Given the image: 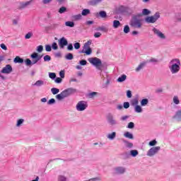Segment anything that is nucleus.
Listing matches in <instances>:
<instances>
[{
    "label": "nucleus",
    "mask_w": 181,
    "mask_h": 181,
    "mask_svg": "<svg viewBox=\"0 0 181 181\" xmlns=\"http://www.w3.org/2000/svg\"><path fill=\"white\" fill-rule=\"evenodd\" d=\"M174 119H176L178 122H180L181 121V109L177 110L175 115L173 117Z\"/></svg>",
    "instance_id": "obj_16"
},
{
    "label": "nucleus",
    "mask_w": 181,
    "mask_h": 181,
    "mask_svg": "<svg viewBox=\"0 0 181 181\" xmlns=\"http://www.w3.org/2000/svg\"><path fill=\"white\" fill-rule=\"evenodd\" d=\"M127 80V75L123 74L117 78L118 83H122Z\"/></svg>",
    "instance_id": "obj_25"
},
{
    "label": "nucleus",
    "mask_w": 181,
    "mask_h": 181,
    "mask_svg": "<svg viewBox=\"0 0 181 181\" xmlns=\"http://www.w3.org/2000/svg\"><path fill=\"white\" fill-rule=\"evenodd\" d=\"M149 103V100L145 98L141 100V107H146V105H148V104Z\"/></svg>",
    "instance_id": "obj_26"
},
{
    "label": "nucleus",
    "mask_w": 181,
    "mask_h": 181,
    "mask_svg": "<svg viewBox=\"0 0 181 181\" xmlns=\"http://www.w3.org/2000/svg\"><path fill=\"white\" fill-rule=\"evenodd\" d=\"M58 181H67V177L64 175H59L57 178Z\"/></svg>",
    "instance_id": "obj_38"
},
{
    "label": "nucleus",
    "mask_w": 181,
    "mask_h": 181,
    "mask_svg": "<svg viewBox=\"0 0 181 181\" xmlns=\"http://www.w3.org/2000/svg\"><path fill=\"white\" fill-rule=\"evenodd\" d=\"M55 83H57V84H60V83H62V78H57L55 79Z\"/></svg>",
    "instance_id": "obj_63"
},
{
    "label": "nucleus",
    "mask_w": 181,
    "mask_h": 181,
    "mask_svg": "<svg viewBox=\"0 0 181 181\" xmlns=\"http://www.w3.org/2000/svg\"><path fill=\"white\" fill-rule=\"evenodd\" d=\"M124 138H127V139H134V134L129 132H125L124 133Z\"/></svg>",
    "instance_id": "obj_19"
},
{
    "label": "nucleus",
    "mask_w": 181,
    "mask_h": 181,
    "mask_svg": "<svg viewBox=\"0 0 181 181\" xmlns=\"http://www.w3.org/2000/svg\"><path fill=\"white\" fill-rule=\"evenodd\" d=\"M32 36H33V33L29 32V33H28L25 35V39H30V37H32Z\"/></svg>",
    "instance_id": "obj_45"
},
{
    "label": "nucleus",
    "mask_w": 181,
    "mask_h": 181,
    "mask_svg": "<svg viewBox=\"0 0 181 181\" xmlns=\"http://www.w3.org/2000/svg\"><path fill=\"white\" fill-rule=\"evenodd\" d=\"M119 12H127V6H120L119 7Z\"/></svg>",
    "instance_id": "obj_40"
},
{
    "label": "nucleus",
    "mask_w": 181,
    "mask_h": 181,
    "mask_svg": "<svg viewBox=\"0 0 181 181\" xmlns=\"http://www.w3.org/2000/svg\"><path fill=\"white\" fill-rule=\"evenodd\" d=\"M96 30H100L102 32H108V28H107V27L105 26H100V27H98Z\"/></svg>",
    "instance_id": "obj_29"
},
{
    "label": "nucleus",
    "mask_w": 181,
    "mask_h": 181,
    "mask_svg": "<svg viewBox=\"0 0 181 181\" xmlns=\"http://www.w3.org/2000/svg\"><path fill=\"white\" fill-rule=\"evenodd\" d=\"M116 136H117V133L115 132H113L107 135V139H110V141H114V139H115Z\"/></svg>",
    "instance_id": "obj_17"
},
{
    "label": "nucleus",
    "mask_w": 181,
    "mask_h": 181,
    "mask_svg": "<svg viewBox=\"0 0 181 181\" xmlns=\"http://www.w3.org/2000/svg\"><path fill=\"white\" fill-rule=\"evenodd\" d=\"M0 47L3 49V50H8V47H6V45H5V44H1Z\"/></svg>",
    "instance_id": "obj_60"
},
{
    "label": "nucleus",
    "mask_w": 181,
    "mask_h": 181,
    "mask_svg": "<svg viewBox=\"0 0 181 181\" xmlns=\"http://www.w3.org/2000/svg\"><path fill=\"white\" fill-rule=\"evenodd\" d=\"M87 107H88L87 102H86L84 100H81L76 104V110L77 111H84V110H87Z\"/></svg>",
    "instance_id": "obj_7"
},
{
    "label": "nucleus",
    "mask_w": 181,
    "mask_h": 181,
    "mask_svg": "<svg viewBox=\"0 0 181 181\" xmlns=\"http://www.w3.org/2000/svg\"><path fill=\"white\" fill-rule=\"evenodd\" d=\"M25 63L26 66H33V62L29 59H25Z\"/></svg>",
    "instance_id": "obj_39"
},
{
    "label": "nucleus",
    "mask_w": 181,
    "mask_h": 181,
    "mask_svg": "<svg viewBox=\"0 0 181 181\" xmlns=\"http://www.w3.org/2000/svg\"><path fill=\"white\" fill-rule=\"evenodd\" d=\"M141 16H142V14L141 13L132 16L129 23L130 26L135 28L136 29H141V28H142V22L144 21L142 18H141Z\"/></svg>",
    "instance_id": "obj_2"
},
{
    "label": "nucleus",
    "mask_w": 181,
    "mask_h": 181,
    "mask_svg": "<svg viewBox=\"0 0 181 181\" xmlns=\"http://www.w3.org/2000/svg\"><path fill=\"white\" fill-rule=\"evenodd\" d=\"M180 59L175 58L169 62L168 68L172 74H177L180 71Z\"/></svg>",
    "instance_id": "obj_1"
},
{
    "label": "nucleus",
    "mask_w": 181,
    "mask_h": 181,
    "mask_svg": "<svg viewBox=\"0 0 181 181\" xmlns=\"http://www.w3.org/2000/svg\"><path fill=\"white\" fill-rule=\"evenodd\" d=\"M114 173L116 175H123V173H125L127 172V168L125 167L122 166H119V167H115L113 168Z\"/></svg>",
    "instance_id": "obj_12"
},
{
    "label": "nucleus",
    "mask_w": 181,
    "mask_h": 181,
    "mask_svg": "<svg viewBox=\"0 0 181 181\" xmlns=\"http://www.w3.org/2000/svg\"><path fill=\"white\" fill-rule=\"evenodd\" d=\"M25 122V119H19L17 120L16 127L19 128V127H22V124Z\"/></svg>",
    "instance_id": "obj_31"
},
{
    "label": "nucleus",
    "mask_w": 181,
    "mask_h": 181,
    "mask_svg": "<svg viewBox=\"0 0 181 181\" xmlns=\"http://www.w3.org/2000/svg\"><path fill=\"white\" fill-rule=\"evenodd\" d=\"M82 18L83 16L81 14H77L72 16V19H74V21H81Z\"/></svg>",
    "instance_id": "obj_30"
},
{
    "label": "nucleus",
    "mask_w": 181,
    "mask_h": 181,
    "mask_svg": "<svg viewBox=\"0 0 181 181\" xmlns=\"http://www.w3.org/2000/svg\"><path fill=\"white\" fill-rule=\"evenodd\" d=\"M91 43H92L91 40H88V42H86L84 44L83 49L80 52V53H84L87 56H90V54L93 53V49H91V47H90V45H91Z\"/></svg>",
    "instance_id": "obj_5"
},
{
    "label": "nucleus",
    "mask_w": 181,
    "mask_h": 181,
    "mask_svg": "<svg viewBox=\"0 0 181 181\" xmlns=\"http://www.w3.org/2000/svg\"><path fill=\"white\" fill-rule=\"evenodd\" d=\"M127 97L128 98H131V97H132V92H131V90H127Z\"/></svg>",
    "instance_id": "obj_58"
},
{
    "label": "nucleus",
    "mask_w": 181,
    "mask_h": 181,
    "mask_svg": "<svg viewBox=\"0 0 181 181\" xmlns=\"http://www.w3.org/2000/svg\"><path fill=\"white\" fill-rule=\"evenodd\" d=\"M103 0H90L89 1L90 5L94 6L98 5V4H100Z\"/></svg>",
    "instance_id": "obj_28"
},
{
    "label": "nucleus",
    "mask_w": 181,
    "mask_h": 181,
    "mask_svg": "<svg viewBox=\"0 0 181 181\" xmlns=\"http://www.w3.org/2000/svg\"><path fill=\"white\" fill-rule=\"evenodd\" d=\"M37 52H38V53H42L43 52V46L42 45L37 46Z\"/></svg>",
    "instance_id": "obj_47"
},
{
    "label": "nucleus",
    "mask_w": 181,
    "mask_h": 181,
    "mask_svg": "<svg viewBox=\"0 0 181 181\" xmlns=\"http://www.w3.org/2000/svg\"><path fill=\"white\" fill-rule=\"evenodd\" d=\"M59 76H60L61 78H64V71H61L59 72Z\"/></svg>",
    "instance_id": "obj_64"
},
{
    "label": "nucleus",
    "mask_w": 181,
    "mask_h": 181,
    "mask_svg": "<svg viewBox=\"0 0 181 181\" xmlns=\"http://www.w3.org/2000/svg\"><path fill=\"white\" fill-rule=\"evenodd\" d=\"M13 62L14 63H23V59L21 58L20 57H16Z\"/></svg>",
    "instance_id": "obj_33"
},
{
    "label": "nucleus",
    "mask_w": 181,
    "mask_h": 181,
    "mask_svg": "<svg viewBox=\"0 0 181 181\" xmlns=\"http://www.w3.org/2000/svg\"><path fill=\"white\" fill-rule=\"evenodd\" d=\"M130 104L132 107L138 105V104H139V95H136L134 98L130 100Z\"/></svg>",
    "instance_id": "obj_15"
},
{
    "label": "nucleus",
    "mask_w": 181,
    "mask_h": 181,
    "mask_svg": "<svg viewBox=\"0 0 181 181\" xmlns=\"http://www.w3.org/2000/svg\"><path fill=\"white\" fill-rule=\"evenodd\" d=\"M134 111H135V112L140 114L143 111L142 107H141V105H139L134 106Z\"/></svg>",
    "instance_id": "obj_24"
},
{
    "label": "nucleus",
    "mask_w": 181,
    "mask_h": 181,
    "mask_svg": "<svg viewBox=\"0 0 181 181\" xmlns=\"http://www.w3.org/2000/svg\"><path fill=\"white\" fill-rule=\"evenodd\" d=\"M100 74L101 78H103V80H105V78H107L108 83V74L105 71H101Z\"/></svg>",
    "instance_id": "obj_20"
},
{
    "label": "nucleus",
    "mask_w": 181,
    "mask_h": 181,
    "mask_svg": "<svg viewBox=\"0 0 181 181\" xmlns=\"http://www.w3.org/2000/svg\"><path fill=\"white\" fill-rule=\"evenodd\" d=\"M58 43L60 49H64V47L69 45V42L67 41V39L64 37L59 39L58 41Z\"/></svg>",
    "instance_id": "obj_13"
},
{
    "label": "nucleus",
    "mask_w": 181,
    "mask_h": 181,
    "mask_svg": "<svg viewBox=\"0 0 181 181\" xmlns=\"http://www.w3.org/2000/svg\"><path fill=\"white\" fill-rule=\"evenodd\" d=\"M52 47L53 50H57V49H59V46L57 45V42H53L52 44Z\"/></svg>",
    "instance_id": "obj_49"
},
{
    "label": "nucleus",
    "mask_w": 181,
    "mask_h": 181,
    "mask_svg": "<svg viewBox=\"0 0 181 181\" xmlns=\"http://www.w3.org/2000/svg\"><path fill=\"white\" fill-rule=\"evenodd\" d=\"M74 47L76 50H78V49H80V47H81V45H80L79 42H76V43L74 44Z\"/></svg>",
    "instance_id": "obj_46"
},
{
    "label": "nucleus",
    "mask_w": 181,
    "mask_h": 181,
    "mask_svg": "<svg viewBox=\"0 0 181 181\" xmlns=\"http://www.w3.org/2000/svg\"><path fill=\"white\" fill-rule=\"evenodd\" d=\"M160 151V146H155L151 148L148 151H147V156H155L156 153H158Z\"/></svg>",
    "instance_id": "obj_8"
},
{
    "label": "nucleus",
    "mask_w": 181,
    "mask_h": 181,
    "mask_svg": "<svg viewBox=\"0 0 181 181\" xmlns=\"http://www.w3.org/2000/svg\"><path fill=\"white\" fill-rule=\"evenodd\" d=\"M156 144H158V141H156V140H152L148 143V145L150 146H155V145H156Z\"/></svg>",
    "instance_id": "obj_48"
},
{
    "label": "nucleus",
    "mask_w": 181,
    "mask_h": 181,
    "mask_svg": "<svg viewBox=\"0 0 181 181\" xmlns=\"http://www.w3.org/2000/svg\"><path fill=\"white\" fill-rule=\"evenodd\" d=\"M101 37V33L97 32L94 34V37Z\"/></svg>",
    "instance_id": "obj_62"
},
{
    "label": "nucleus",
    "mask_w": 181,
    "mask_h": 181,
    "mask_svg": "<svg viewBox=\"0 0 181 181\" xmlns=\"http://www.w3.org/2000/svg\"><path fill=\"white\" fill-rule=\"evenodd\" d=\"M148 63V62H141L138 67L136 69V71H141V70H142V69H144V67H145V66L146 65V64Z\"/></svg>",
    "instance_id": "obj_21"
},
{
    "label": "nucleus",
    "mask_w": 181,
    "mask_h": 181,
    "mask_svg": "<svg viewBox=\"0 0 181 181\" xmlns=\"http://www.w3.org/2000/svg\"><path fill=\"white\" fill-rule=\"evenodd\" d=\"M152 32H153V33H154V35H156V36H157V37H159V39H162L163 40L166 39V36L165 35V34H163L162 32H160L159 30V29H158L156 28H153L152 29Z\"/></svg>",
    "instance_id": "obj_9"
},
{
    "label": "nucleus",
    "mask_w": 181,
    "mask_h": 181,
    "mask_svg": "<svg viewBox=\"0 0 181 181\" xmlns=\"http://www.w3.org/2000/svg\"><path fill=\"white\" fill-rule=\"evenodd\" d=\"M51 91H52V94H54V95H56V94H59L60 90L57 88H52L51 89Z\"/></svg>",
    "instance_id": "obj_36"
},
{
    "label": "nucleus",
    "mask_w": 181,
    "mask_h": 181,
    "mask_svg": "<svg viewBox=\"0 0 181 181\" xmlns=\"http://www.w3.org/2000/svg\"><path fill=\"white\" fill-rule=\"evenodd\" d=\"M123 107L124 108H125L126 110H128V107H129V103L128 102H124L123 104Z\"/></svg>",
    "instance_id": "obj_56"
},
{
    "label": "nucleus",
    "mask_w": 181,
    "mask_h": 181,
    "mask_svg": "<svg viewBox=\"0 0 181 181\" xmlns=\"http://www.w3.org/2000/svg\"><path fill=\"white\" fill-rule=\"evenodd\" d=\"M65 25L69 28H74V22L73 21H66Z\"/></svg>",
    "instance_id": "obj_37"
},
{
    "label": "nucleus",
    "mask_w": 181,
    "mask_h": 181,
    "mask_svg": "<svg viewBox=\"0 0 181 181\" xmlns=\"http://www.w3.org/2000/svg\"><path fill=\"white\" fill-rule=\"evenodd\" d=\"M173 103L175 105H179V104H180V99L179 98V96L174 95L173 98Z\"/></svg>",
    "instance_id": "obj_18"
},
{
    "label": "nucleus",
    "mask_w": 181,
    "mask_h": 181,
    "mask_svg": "<svg viewBox=\"0 0 181 181\" xmlns=\"http://www.w3.org/2000/svg\"><path fill=\"white\" fill-rule=\"evenodd\" d=\"M123 30L124 33H129V25H125Z\"/></svg>",
    "instance_id": "obj_50"
},
{
    "label": "nucleus",
    "mask_w": 181,
    "mask_h": 181,
    "mask_svg": "<svg viewBox=\"0 0 181 181\" xmlns=\"http://www.w3.org/2000/svg\"><path fill=\"white\" fill-rule=\"evenodd\" d=\"M49 78H52V80H54V78H56V73L49 72Z\"/></svg>",
    "instance_id": "obj_41"
},
{
    "label": "nucleus",
    "mask_w": 181,
    "mask_h": 181,
    "mask_svg": "<svg viewBox=\"0 0 181 181\" xmlns=\"http://www.w3.org/2000/svg\"><path fill=\"white\" fill-rule=\"evenodd\" d=\"M149 13H151V11L149 10H148L146 8L143 9L142 15L146 16V15H149Z\"/></svg>",
    "instance_id": "obj_44"
},
{
    "label": "nucleus",
    "mask_w": 181,
    "mask_h": 181,
    "mask_svg": "<svg viewBox=\"0 0 181 181\" xmlns=\"http://www.w3.org/2000/svg\"><path fill=\"white\" fill-rule=\"evenodd\" d=\"M99 15L100 18H107V13L104 11H100Z\"/></svg>",
    "instance_id": "obj_42"
},
{
    "label": "nucleus",
    "mask_w": 181,
    "mask_h": 181,
    "mask_svg": "<svg viewBox=\"0 0 181 181\" xmlns=\"http://www.w3.org/2000/svg\"><path fill=\"white\" fill-rule=\"evenodd\" d=\"M159 18H160V14L159 13H156L153 16L146 18L145 21L147 23H155Z\"/></svg>",
    "instance_id": "obj_6"
},
{
    "label": "nucleus",
    "mask_w": 181,
    "mask_h": 181,
    "mask_svg": "<svg viewBox=\"0 0 181 181\" xmlns=\"http://www.w3.org/2000/svg\"><path fill=\"white\" fill-rule=\"evenodd\" d=\"M34 86H35V87H42V86H45V81L38 80L34 83Z\"/></svg>",
    "instance_id": "obj_23"
},
{
    "label": "nucleus",
    "mask_w": 181,
    "mask_h": 181,
    "mask_svg": "<svg viewBox=\"0 0 181 181\" xmlns=\"http://www.w3.org/2000/svg\"><path fill=\"white\" fill-rule=\"evenodd\" d=\"M119 25H121L119 21L115 20L113 21V27L115 28V29H117L118 26H119Z\"/></svg>",
    "instance_id": "obj_35"
},
{
    "label": "nucleus",
    "mask_w": 181,
    "mask_h": 181,
    "mask_svg": "<svg viewBox=\"0 0 181 181\" xmlns=\"http://www.w3.org/2000/svg\"><path fill=\"white\" fill-rule=\"evenodd\" d=\"M135 127V124H134V122H130L128 125H127V128H129V129H132Z\"/></svg>",
    "instance_id": "obj_43"
},
{
    "label": "nucleus",
    "mask_w": 181,
    "mask_h": 181,
    "mask_svg": "<svg viewBox=\"0 0 181 181\" xmlns=\"http://www.w3.org/2000/svg\"><path fill=\"white\" fill-rule=\"evenodd\" d=\"M3 74H11L12 73V66L11 64L6 65L1 70Z\"/></svg>",
    "instance_id": "obj_14"
},
{
    "label": "nucleus",
    "mask_w": 181,
    "mask_h": 181,
    "mask_svg": "<svg viewBox=\"0 0 181 181\" xmlns=\"http://www.w3.org/2000/svg\"><path fill=\"white\" fill-rule=\"evenodd\" d=\"M139 153L138 152L137 150H132V151H130V155L133 158H135V157L138 156Z\"/></svg>",
    "instance_id": "obj_27"
},
{
    "label": "nucleus",
    "mask_w": 181,
    "mask_h": 181,
    "mask_svg": "<svg viewBox=\"0 0 181 181\" xmlns=\"http://www.w3.org/2000/svg\"><path fill=\"white\" fill-rule=\"evenodd\" d=\"M73 49H74L73 44H71V43L69 44L67 46V50L71 51V50H73Z\"/></svg>",
    "instance_id": "obj_59"
},
{
    "label": "nucleus",
    "mask_w": 181,
    "mask_h": 181,
    "mask_svg": "<svg viewBox=\"0 0 181 181\" xmlns=\"http://www.w3.org/2000/svg\"><path fill=\"white\" fill-rule=\"evenodd\" d=\"M81 66H86L87 64V61L86 59H82L79 62Z\"/></svg>",
    "instance_id": "obj_53"
},
{
    "label": "nucleus",
    "mask_w": 181,
    "mask_h": 181,
    "mask_svg": "<svg viewBox=\"0 0 181 181\" xmlns=\"http://www.w3.org/2000/svg\"><path fill=\"white\" fill-rule=\"evenodd\" d=\"M76 90L73 88H69L64 91H62L61 93L56 95L57 100H59V101L62 100H64V98H66L69 97V95H71V94H74L76 93Z\"/></svg>",
    "instance_id": "obj_3"
},
{
    "label": "nucleus",
    "mask_w": 181,
    "mask_h": 181,
    "mask_svg": "<svg viewBox=\"0 0 181 181\" xmlns=\"http://www.w3.org/2000/svg\"><path fill=\"white\" fill-rule=\"evenodd\" d=\"M66 11H67V8L64 6H62L59 8V12L60 13H64V12H66Z\"/></svg>",
    "instance_id": "obj_52"
},
{
    "label": "nucleus",
    "mask_w": 181,
    "mask_h": 181,
    "mask_svg": "<svg viewBox=\"0 0 181 181\" xmlns=\"http://www.w3.org/2000/svg\"><path fill=\"white\" fill-rule=\"evenodd\" d=\"M46 52H52V46L47 45H45Z\"/></svg>",
    "instance_id": "obj_55"
},
{
    "label": "nucleus",
    "mask_w": 181,
    "mask_h": 181,
    "mask_svg": "<svg viewBox=\"0 0 181 181\" xmlns=\"http://www.w3.org/2000/svg\"><path fill=\"white\" fill-rule=\"evenodd\" d=\"M81 15L83 16H87V15H90V9L85 8L82 11Z\"/></svg>",
    "instance_id": "obj_32"
},
{
    "label": "nucleus",
    "mask_w": 181,
    "mask_h": 181,
    "mask_svg": "<svg viewBox=\"0 0 181 181\" xmlns=\"http://www.w3.org/2000/svg\"><path fill=\"white\" fill-rule=\"evenodd\" d=\"M52 60V57L49 55H45L44 57V62H50Z\"/></svg>",
    "instance_id": "obj_51"
},
{
    "label": "nucleus",
    "mask_w": 181,
    "mask_h": 181,
    "mask_svg": "<svg viewBox=\"0 0 181 181\" xmlns=\"http://www.w3.org/2000/svg\"><path fill=\"white\" fill-rule=\"evenodd\" d=\"M88 60L89 63L96 67L98 70H101V66H103V62H101V59L98 57H90L88 58Z\"/></svg>",
    "instance_id": "obj_4"
},
{
    "label": "nucleus",
    "mask_w": 181,
    "mask_h": 181,
    "mask_svg": "<svg viewBox=\"0 0 181 181\" xmlns=\"http://www.w3.org/2000/svg\"><path fill=\"white\" fill-rule=\"evenodd\" d=\"M107 122L108 124H110V125H117L118 124V122L115 119V118L114 117V115H112V114L109 113L107 115Z\"/></svg>",
    "instance_id": "obj_10"
},
{
    "label": "nucleus",
    "mask_w": 181,
    "mask_h": 181,
    "mask_svg": "<svg viewBox=\"0 0 181 181\" xmlns=\"http://www.w3.org/2000/svg\"><path fill=\"white\" fill-rule=\"evenodd\" d=\"M65 59L66 60H73V59H74V57L73 56V54L69 53L65 56Z\"/></svg>",
    "instance_id": "obj_34"
},
{
    "label": "nucleus",
    "mask_w": 181,
    "mask_h": 181,
    "mask_svg": "<svg viewBox=\"0 0 181 181\" xmlns=\"http://www.w3.org/2000/svg\"><path fill=\"white\" fill-rule=\"evenodd\" d=\"M30 57L31 59H33V64H36V63H37V62H39L42 59V56L40 55L37 52H33L30 55Z\"/></svg>",
    "instance_id": "obj_11"
},
{
    "label": "nucleus",
    "mask_w": 181,
    "mask_h": 181,
    "mask_svg": "<svg viewBox=\"0 0 181 181\" xmlns=\"http://www.w3.org/2000/svg\"><path fill=\"white\" fill-rule=\"evenodd\" d=\"M129 118V116H123L120 118L121 121H127V119H128Z\"/></svg>",
    "instance_id": "obj_61"
},
{
    "label": "nucleus",
    "mask_w": 181,
    "mask_h": 181,
    "mask_svg": "<svg viewBox=\"0 0 181 181\" xmlns=\"http://www.w3.org/2000/svg\"><path fill=\"white\" fill-rule=\"evenodd\" d=\"M123 142H124L126 148H129V149L134 148V144L128 141L127 140H123Z\"/></svg>",
    "instance_id": "obj_22"
},
{
    "label": "nucleus",
    "mask_w": 181,
    "mask_h": 181,
    "mask_svg": "<svg viewBox=\"0 0 181 181\" xmlns=\"http://www.w3.org/2000/svg\"><path fill=\"white\" fill-rule=\"evenodd\" d=\"M95 95H97V92H92L88 95L90 98H93V97H95Z\"/></svg>",
    "instance_id": "obj_57"
},
{
    "label": "nucleus",
    "mask_w": 181,
    "mask_h": 181,
    "mask_svg": "<svg viewBox=\"0 0 181 181\" xmlns=\"http://www.w3.org/2000/svg\"><path fill=\"white\" fill-rule=\"evenodd\" d=\"M56 103V100H54V98H52L50 99L48 102L47 104L49 105H52V104H54Z\"/></svg>",
    "instance_id": "obj_54"
}]
</instances>
